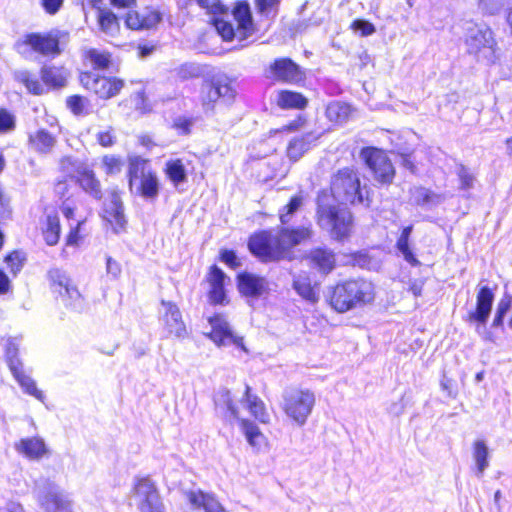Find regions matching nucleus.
Returning <instances> with one entry per match:
<instances>
[{"instance_id":"1","label":"nucleus","mask_w":512,"mask_h":512,"mask_svg":"<svg viewBox=\"0 0 512 512\" xmlns=\"http://www.w3.org/2000/svg\"><path fill=\"white\" fill-rule=\"evenodd\" d=\"M311 225L281 226L274 234L270 229L253 232L247 239L249 252L262 263L293 261V248L311 241Z\"/></svg>"},{"instance_id":"2","label":"nucleus","mask_w":512,"mask_h":512,"mask_svg":"<svg viewBox=\"0 0 512 512\" xmlns=\"http://www.w3.org/2000/svg\"><path fill=\"white\" fill-rule=\"evenodd\" d=\"M376 286L370 279L357 276L340 279L327 287L326 305L337 314L364 308L374 303Z\"/></svg>"},{"instance_id":"3","label":"nucleus","mask_w":512,"mask_h":512,"mask_svg":"<svg viewBox=\"0 0 512 512\" xmlns=\"http://www.w3.org/2000/svg\"><path fill=\"white\" fill-rule=\"evenodd\" d=\"M329 194L340 204L351 208L371 209L374 204L373 190L354 166L341 167L331 175Z\"/></svg>"},{"instance_id":"4","label":"nucleus","mask_w":512,"mask_h":512,"mask_svg":"<svg viewBox=\"0 0 512 512\" xmlns=\"http://www.w3.org/2000/svg\"><path fill=\"white\" fill-rule=\"evenodd\" d=\"M328 200V191L321 189L316 196L315 219L318 225H325L329 228L330 236L336 241L347 240L354 226V217L347 208L330 204Z\"/></svg>"},{"instance_id":"5","label":"nucleus","mask_w":512,"mask_h":512,"mask_svg":"<svg viewBox=\"0 0 512 512\" xmlns=\"http://www.w3.org/2000/svg\"><path fill=\"white\" fill-rule=\"evenodd\" d=\"M127 184L130 191L136 182V194L149 201H154L160 194L161 182L158 173L151 167L150 160L139 155L128 157L126 172Z\"/></svg>"},{"instance_id":"6","label":"nucleus","mask_w":512,"mask_h":512,"mask_svg":"<svg viewBox=\"0 0 512 512\" xmlns=\"http://www.w3.org/2000/svg\"><path fill=\"white\" fill-rule=\"evenodd\" d=\"M359 155L379 186L389 187L394 183L397 171L386 150L365 146L360 149Z\"/></svg>"},{"instance_id":"7","label":"nucleus","mask_w":512,"mask_h":512,"mask_svg":"<svg viewBox=\"0 0 512 512\" xmlns=\"http://www.w3.org/2000/svg\"><path fill=\"white\" fill-rule=\"evenodd\" d=\"M80 86L96 99L108 101L120 95L125 87V80L111 75H104L91 70H83L78 74Z\"/></svg>"},{"instance_id":"8","label":"nucleus","mask_w":512,"mask_h":512,"mask_svg":"<svg viewBox=\"0 0 512 512\" xmlns=\"http://www.w3.org/2000/svg\"><path fill=\"white\" fill-rule=\"evenodd\" d=\"M316 403L313 391L307 388H291L283 394L282 411L294 423L304 425Z\"/></svg>"},{"instance_id":"9","label":"nucleus","mask_w":512,"mask_h":512,"mask_svg":"<svg viewBox=\"0 0 512 512\" xmlns=\"http://www.w3.org/2000/svg\"><path fill=\"white\" fill-rule=\"evenodd\" d=\"M236 90L231 80L224 75H213L202 84L201 105L205 111H213L219 101L231 103Z\"/></svg>"},{"instance_id":"10","label":"nucleus","mask_w":512,"mask_h":512,"mask_svg":"<svg viewBox=\"0 0 512 512\" xmlns=\"http://www.w3.org/2000/svg\"><path fill=\"white\" fill-rule=\"evenodd\" d=\"M109 200L103 202L100 218L107 230L114 234H120L127 230L128 220L125 214L122 191L114 186L108 191Z\"/></svg>"},{"instance_id":"11","label":"nucleus","mask_w":512,"mask_h":512,"mask_svg":"<svg viewBox=\"0 0 512 512\" xmlns=\"http://www.w3.org/2000/svg\"><path fill=\"white\" fill-rule=\"evenodd\" d=\"M61 37V32L57 30L31 32L24 35V37L17 42L16 46L18 48L26 46L29 47L31 52L44 57L56 58L63 52Z\"/></svg>"},{"instance_id":"12","label":"nucleus","mask_w":512,"mask_h":512,"mask_svg":"<svg viewBox=\"0 0 512 512\" xmlns=\"http://www.w3.org/2000/svg\"><path fill=\"white\" fill-rule=\"evenodd\" d=\"M18 347L14 343H9L5 348V362L16 382L22 390L39 400L45 401L44 393L37 388L36 382L26 373L23 362L19 358Z\"/></svg>"},{"instance_id":"13","label":"nucleus","mask_w":512,"mask_h":512,"mask_svg":"<svg viewBox=\"0 0 512 512\" xmlns=\"http://www.w3.org/2000/svg\"><path fill=\"white\" fill-rule=\"evenodd\" d=\"M220 396L230 416L238 421L241 431L249 445L256 448L267 445V438L257 424L250 419L240 418L239 408L231 392L229 390H224L220 393Z\"/></svg>"},{"instance_id":"14","label":"nucleus","mask_w":512,"mask_h":512,"mask_svg":"<svg viewBox=\"0 0 512 512\" xmlns=\"http://www.w3.org/2000/svg\"><path fill=\"white\" fill-rule=\"evenodd\" d=\"M211 329L206 333V337L209 338L216 346H226L233 344L243 352H247V348L244 343L242 336L234 334L232 331L225 314L214 313L207 318Z\"/></svg>"},{"instance_id":"15","label":"nucleus","mask_w":512,"mask_h":512,"mask_svg":"<svg viewBox=\"0 0 512 512\" xmlns=\"http://www.w3.org/2000/svg\"><path fill=\"white\" fill-rule=\"evenodd\" d=\"M266 77L272 82L299 84L306 78L304 70L290 57L275 58L266 68Z\"/></svg>"},{"instance_id":"16","label":"nucleus","mask_w":512,"mask_h":512,"mask_svg":"<svg viewBox=\"0 0 512 512\" xmlns=\"http://www.w3.org/2000/svg\"><path fill=\"white\" fill-rule=\"evenodd\" d=\"M49 288L56 299L65 305H71L80 299L81 294L71 277L60 268H51L47 272Z\"/></svg>"},{"instance_id":"17","label":"nucleus","mask_w":512,"mask_h":512,"mask_svg":"<svg viewBox=\"0 0 512 512\" xmlns=\"http://www.w3.org/2000/svg\"><path fill=\"white\" fill-rule=\"evenodd\" d=\"M229 281L228 276L216 264L209 266L205 282L208 284V302L212 306H224L229 304L225 284Z\"/></svg>"},{"instance_id":"18","label":"nucleus","mask_w":512,"mask_h":512,"mask_svg":"<svg viewBox=\"0 0 512 512\" xmlns=\"http://www.w3.org/2000/svg\"><path fill=\"white\" fill-rule=\"evenodd\" d=\"M465 44L467 52L475 57L486 53L493 54L496 46L492 32L489 29H482L477 25L468 28Z\"/></svg>"},{"instance_id":"19","label":"nucleus","mask_w":512,"mask_h":512,"mask_svg":"<svg viewBox=\"0 0 512 512\" xmlns=\"http://www.w3.org/2000/svg\"><path fill=\"white\" fill-rule=\"evenodd\" d=\"M305 258L309 267L322 276L331 274L337 267V254L325 246L313 247Z\"/></svg>"},{"instance_id":"20","label":"nucleus","mask_w":512,"mask_h":512,"mask_svg":"<svg viewBox=\"0 0 512 512\" xmlns=\"http://www.w3.org/2000/svg\"><path fill=\"white\" fill-rule=\"evenodd\" d=\"M162 21V13L152 6L143 10H129L125 15V25L131 30H149Z\"/></svg>"},{"instance_id":"21","label":"nucleus","mask_w":512,"mask_h":512,"mask_svg":"<svg viewBox=\"0 0 512 512\" xmlns=\"http://www.w3.org/2000/svg\"><path fill=\"white\" fill-rule=\"evenodd\" d=\"M160 303L165 309L162 316V325L166 336L177 338L184 337L187 334L186 325L177 304L166 300H161Z\"/></svg>"},{"instance_id":"22","label":"nucleus","mask_w":512,"mask_h":512,"mask_svg":"<svg viewBox=\"0 0 512 512\" xmlns=\"http://www.w3.org/2000/svg\"><path fill=\"white\" fill-rule=\"evenodd\" d=\"M494 301L493 289L489 286H481L476 294L475 309L468 312L466 320L470 323L476 322L484 325L490 315Z\"/></svg>"},{"instance_id":"23","label":"nucleus","mask_w":512,"mask_h":512,"mask_svg":"<svg viewBox=\"0 0 512 512\" xmlns=\"http://www.w3.org/2000/svg\"><path fill=\"white\" fill-rule=\"evenodd\" d=\"M236 285L242 296L251 298H258L267 290V281L264 277L247 271L237 274Z\"/></svg>"},{"instance_id":"24","label":"nucleus","mask_w":512,"mask_h":512,"mask_svg":"<svg viewBox=\"0 0 512 512\" xmlns=\"http://www.w3.org/2000/svg\"><path fill=\"white\" fill-rule=\"evenodd\" d=\"M74 180L76 184L95 200L103 197V188L95 171L88 166H79L75 169Z\"/></svg>"},{"instance_id":"25","label":"nucleus","mask_w":512,"mask_h":512,"mask_svg":"<svg viewBox=\"0 0 512 512\" xmlns=\"http://www.w3.org/2000/svg\"><path fill=\"white\" fill-rule=\"evenodd\" d=\"M321 134L313 131L293 137L287 143L285 155L291 162L300 160L320 139Z\"/></svg>"},{"instance_id":"26","label":"nucleus","mask_w":512,"mask_h":512,"mask_svg":"<svg viewBox=\"0 0 512 512\" xmlns=\"http://www.w3.org/2000/svg\"><path fill=\"white\" fill-rule=\"evenodd\" d=\"M241 402L254 420L261 424H268L270 422V417L264 401L248 384H245Z\"/></svg>"},{"instance_id":"27","label":"nucleus","mask_w":512,"mask_h":512,"mask_svg":"<svg viewBox=\"0 0 512 512\" xmlns=\"http://www.w3.org/2000/svg\"><path fill=\"white\" fill-rule=\"evenodd\" d=\"M39 74L47 90H60L68 85L70 73L65 66L44 65Z\"/></svg>"},{"instance_id":"28","label":"nucleus","mask_w":512,"mask_h":512,"mask_svg":"<svg viewBox=\"0 0 512 512\" xmlns=\"http://www.w3.org/2000/svg\"><path fill=\"white\" fill-rule=\"evenodd\" d=\"M185 497L194 509H203L205 512H227L215 495L203 490H189L185 492Z\"/></svg>"},{"instance_id":"29","label":"nucleus","mask_w":512,"mask_h":512,"mask_svg":"<svg viewBox=\"0 0 512 512\" xmlns=\"http://www.w3.org/2000/svg\"><path fill=\"white\" fill-rule=\"evenodd\" d=\"M15 449L30 460H39L49 452L44 440L39 436L21 438L15 443Z\"/></svg>"},{"instance_id":"30","label":"nucleus","mask_w":512,"mask_h":512,"mask_svg":"<svg viewBox=\"0 0 512 512\" xmlns=\"http://www.w3.org/2000/svg\"><path fill=\"white\" fill-rule=\"evenodd\" d=\"M56 142V136L45 128H39L30 133L27 139L29 149L40 155L49 154Z\"/></svg>"},{"instance_id":"31","label":"nucleus","mask_w":512,"mask_h":512,"mask_svg":"<svg viewBox=\"0 0 512 512\" xmlns=\"http://www.w3.org/2000/svg\"><path fill=\"white\" fill-rule=\"evenodd\" d=\"M309 100L301 92L282 89L277 92L276 106L281 110H304Z\"/></svg>"},{"instance_id":"32","label":"nucleus","mask_w":512,"mask_h":512,"mask_svg":"<svg viewBox=\"0 0 512 512\" xmlns=\"http://www.w3.org/2000/svg\"><path fill=\"white\" fill-rule=\"evenodd\" d=\"M62 225L59 215L53 211L46 214L41 224V235L46 245L56 246L61 238Z\"/></svg>"},{"instance_id":"33","label":"nucleus","mask_w":512,"mask_h":512,"mask_svg":"<svg viewBox=\"0 0 512 512\" xmlns=\"http://www.w3.org/2000/svg\"><path fill=\"white\" fill-rule=\"evenodd\" d=\"M157 483L149 475L136 476L131 487V495L139 502L159 494Z\"/></svg>"},{"instance_id":"34","label":"nucleus","mask_w":512,"mask_h":512,"mask_svg":"<svg viewBox=\"0 0 512 512\" xmlns=\"http://www.w3.org/2000/svg\"><path fill=\"white\" fill-rule=\"evenodd\" d=\"M84 63L88 64L93 72L105 71L113 65V55L106 50L88 48L82 54Z\"/></svg>"},{"instance_id":"35","label":"nucleus","mask_w":512,"mask_h":512,"mask_svg":"<svg viewBox=\"0 0 512 512\" xmlns=\"http://www.w3.org/2000/svg\"><path fill=\"white\" fill-rule=\"evenodd\" d=\"M282 0H254L256 13L261 22H265L269 28L275 21Z\"/></svg>"},{"instance_id":"36","label":"nucleus","mask_w":512,"mask_h":512,"mask_svg":"<svg viewBox=\"0 0 512 512\" xmlns=\"http://www.w3.org/2000/svg\"><path fill=\"white\" fill-rule=\"evenodd\" d=\"M412 230V225L403 227L399 237L397 238L395 247L403 255L406 262L413 267H418L421 265V262L416 258L409 245Z\"/></svg>"},{"instance_id":"37","label":"nucleus","mask_w":512,"mask_h":512,"mask_svg":"<svg viewBox=\"0 0 512 512\" xmlns=\"http://www.w3.org/2000/svg\"><path fill=\"white\" fill-rule=\"evenodd\" d=\"M97 24L100 31L108 35H116L120 31L119 18L110 9H99Z\"/></svg>"},{"instance_id":"38","label":"nucleus","mask_w":512,"mask_h":512,"mask_svg":"<svg viewBox=\"0 0 512 512\" xmlns=\"http://www.w3.org/2000/svg\"><path fill=\"white\" fill-rule=\"evenodd\" d=\"M293 288L297 294L311 304L319 301V293L316 284H312L309 277H301L293 281Z\"/></svg>"},{"instance_id":"39","label":"nucleus","mask_w":512,"mask_h":512,"mask_svg":"<svg viewBox=\"0 0 512 512\" xmlns=\"http://www.w3.org/2000/svg\"><path fill=\"white\" fill-rule=\"evenodd\" d=\"M305 202L304 193H297L289 198V201L278 211V219L282 226H287L291 216L296 213Z\"/></svg>"},{"instance_id":"40","label":"nucleus","mask_w":512,"mask_h":512,"mask_svg":"<svg viewBox=\"0 0 512 512\" xmlns=\"http://www.w3.org/2000/svg\"><path fill=\"white\" fill-rule=\"evenodd\" d=\"M26 261V254L20 249L11 250L3 257V262L6 264L8 273L12 278L16 277L22 271Z\"/></svg>"},{"instance_id":"41","label":"nucleus","mask_w":512,"mask_h":512,"mask_svg":"<svg viewBox=\"0 0 512 512\" xmlns=\"http://www.w3.org/2000/svg\"><path fill=\"white\" fill-rule=\"evenodd\" d=\"M350 113V106L339 101L329 103L325 109L327 119L335 124L346 122L350 117Z\"/></svg>"},{"instance_id":"42","label":"nucleus","mask_w":512,"mask_h":512,"mask_svg":"<svg viewBox=\"0 0 512 512\" xmlns=\"http://www.w3.org/2000/svg\"><path fill=\"white\" fill-rule=\"evenodd\" d=\"M164 173L175 186L187 180L186 170L181 159L168 161L165 164Z\"/></svg>"},{"instance_id":"43","label":"nucleus","mask_w":512,"mask_h":512,"mask_svg":"<svg viewBox=\"0 0 512 512\" xmlns=\"http://www.w3.org/2000/svg\"><path fill=\"white\" fill-rule=\"evenodd\" d=\"M124 161L121 156L105 154L101 157V168L106 176H114L121 173Z\"/></svg>"},{"instance_id":"44","label":"nucleus","mask_w":512,"mask_h":512,"mask_svg":"<svg viewBox=\"0 0 512 512\" xmlns=\"http://www.w3.org/2000/svg\"><path fill=\"white\" fill-rule=\"evenodd\" d=\"M413 204L417 207H423L439 200L440 195L434 193L432 190L418 186L412 191Z\"/></svg>"},{"instance_id":"45","label":"nucleus","mask_w":512,"mask_h":512,"mask_svg":"<svg viewBox=\"0 0 512 512\" xmlns=\"http://www.w3.org/2000/svg\"><path fill=\"white\" fill-rule=\"evenodd\" d=\"M175 78L180 82L198 79L202 75V69L194 63H183L175 70Z\"/></svg>"},{"instance_id":"46","label":"nucleus","mask_w":512,"mask_h":512,"mask_svg":"<svg viewBox=\"0 0 512 512\" xmlns=\"http://www.w3.org/2000/svg\"><path fill=\"white\" fill-rule=\"evenodd\" d=\"M65 104L67 109L74 115V116H82L88 114V104L89 100L80 94H73L68 96L65 99Z\"/></svg>"},{"instance_id":"47","label":"nucleus","mask_w":512,"mask_h":512,"mask_svg":"<svg viewBox=\"0 0 512 512\" xmlns=\"http://www.w3.org/2000/svg\"><path fill=\"white\" fill-rule=\"evenodd\" d=\"M473 458L477 466V472L482 475L488 467V449L484 441L478 440L473 444Z\"/></svg>"},{"instance_id":"48","label":"nucleus","mask_w":512,"mask_h":512,"mask_svg":"<svg viewBox=\"0 0 512 512\" xmlns=\"http://www.w3.org/2000/svg\"><path fill=\"white\" fill-rule=\"evenodd\" d=\"M45 503L49 512H72L71 502L59 493L50 494Z\"/></svg>"},{"instance_id":"49","label":"nucleus","mask_w":512,"mask_h":512,"mask_svg":"<svg viewBox=\"0 0 512 512\" xmlns=\"http://www.w3.org/2000/svg\"><path fill=\"white\" fill-rule=\"evenodd\" d=\"M131 99L134 103V109L140 114H148L152 111V104L149 100V94L145 86L137 90Z\"/></svg>"},{"instance_id":"50","label":"nucleus","mask_w":512,"mask_h":512,"mask_svg":"<svg viewBox=\"0 0 512 512\" xmlns=\"http://www.w3.org/2000/svg\"><path fill=\"white\" fill-rule=\"evenodd\" d=\"M307 122L308 119L306 115L298 114L280 128L270 130L269 134L272 136L278 133H295L302 130Z\"/></svg>"},{"instance_id":"51","label":"nucleus","mask_w":512,"mask_h":512,"mask_svg":"<svg viewBox=\"0 0 512 512\" xmlns=\"http://www.w3.org/2000/svg\"><path fill=\"white\" fill-rule=\"evenodd\" d=\"M86 223V218H83L77 221L76 224L70 226L66 236H65V246L78 247L80 243L84 239V234L82 233L83 227Z\"/></svg>"},{"instance_id":"52","label":"nucleus","mask_w":512,"mask_h":512,"mask_svg":"<svg viewBox=\"0 0 512 512\" xmlns=\"http://www.w3.org/2000/svg\"><path fill=\"white\" fill-rule=\"evenodd\" d=\"M20 81L26 87V89L28 90V92L30 94L40 96V95H43L47 91V88L43 84L41 79L40 80L37 79L31 73H28V72L23 73Z\"/></svg>"},{"instance_id":"53","label":"nucleus","mask_w":512,"mask_h":512,"mask_svg":"<svg viewBox=\"0 0 512 512\" xmlns=\"http://www.w3.org/2000/svg\"><path fill=\"white\" fill-rule=\"evenodd\" d=\"M139 512H165V505L160 493L151 499L139 502L137 505Z\"/></svg>"},{"instance_id":"54","label":"nucleus","mask_w":512,"mask_h":512,"mask_svg":"<svg viewBox=\"0 0 512 512\" xmlns=\"http://www.w3.org/2000/svg\"><path fill=\"white\" fill-rule=\"evenodd\" d=\"M511 298H502L497 305L495 316L493 318L492 326L495 328H502L504 325V317L511 308Z\"/></svg>"},{"instance_id":"55","label":"nucleus","mask_w":512,"mask_h":512,"mask_svg":"<svg viewBox=\"0 0 512 512\" xmlns=\"http://www.w3.org/2000/svg\"><path fill=\"white\" fill-rule=\"evenodd\" d=\"M195 123V118L180 116L173 120L172 128L182 136L190 135L192 132V127Z\"/></svg>"},{"instance_id":"56","label":"nucleus","mask_w":512,"mask_h":512,"mask_svg":"<svg viewBox=\"0 0 512 512\" xmlns=\"http://www.w3.org/2000/svg\"><path fill=\"white\" fill-rule=\"evenodd\" d=\"M15 127V117L7 108L0 107V134L11 132Z\"/></svg>"},{"instance_id":"57","label":"nucleus","mask_w":512,"mask_h":512,"mask_svg":"<svg viewBox=\"0 0 512 512\" xmlns=\"http://www.w3.org/2000/svg\"><path fill=\"white\" fill-rule=\"evenodd\" d=\"M457 176L461 190H469L473 187L475 177L465 165H458Z\"/></svg>"},{"instance_id":"58","label":"nucleus","mask_w":512,"mask_h":512,"mask_svg":"<svg viewBox=\"0 0 512 512\" xmlns=\"http://www.w3.org/2000/svg\"><path fill=\"white\" fill-rule=\"evenodd\" d=\"M349 28L355 32H359L362 37L370 36L376 31L375 26L364 19L353 20Z\"/></svg>"},{"instance_id":"59","label":"nucleus","mask_w":512,"mask_h":512,"mask_svg":"<svg viewBox=\"0 0 512 512\" xmlns=\"http://www.w3.org/2000/svg\"><path fill=\"white\" fill-rule=\"evenodd\" d=\"M219 260L226 264L230 269H237L241 266V261L236 255V252L232 249H222L220 250Z\"/></svg>"},{"instance_id":"60","label":"nucleus","mask_w":512,"mask_h":512,"mask_svg":"<svg viewBox=\"0 0 512 512\" xmlns=\"http://www.w3.org/2000/svg\"><path fill=\"white\" fill-rule=\"evenodd\" d=\"M13 213L11 197L0 186V219H9Z\"/></svg>"},{"instance_id":"61","label":"nucleus","mask_w":512,"mask_h":512,"mask_svg":"<svg viewBox=\"0 0 512 512\" xmlns=\"http://www.w3.org/2000/svg\"><path fill=\"white\" fill-rule=\"evenodd\" d=\"M97 143L103 148H110L116 143V135L114 129L109 127L104 131H99L96 134Z\"/></svg>"},{"instance_id":"62","label":"nucleus","mask_w":512,"mask_h":512,"mask_svg":"<svg viewBox=\"0 0 512 512\" xmlns=\"http://www.w3.org/2000/svg\"><path fill=\"white\" fill-rule=\"evenodd\" d=\"M64 0H41L43 10L49 15H55L60 11Z\"/></svg>"},{"instance_id":"63","label":"nucleus","mask_w":512,"mask_h":512,"mask_svg":"<svg viewBox=\"0 0 512 512\" xmlns=\"http://www.w3.org/2000/svg\"><path fill=\"white\" fill-rule=\"evenodd\" d=\"M10 276L9 273H6L0 268V295H6L12 292L13 285Z\"/></svg>"},{"instance_id":"64","label":"nucleus","mask_w":512,"mask_h":512,"mask_svg":"<svg viewBox=\"0 0 512 512\" xmlns=\"http://www.w3.org/2000/svg\"><path fill=\"white\" fill-rule=\"evenodd\" d=\"M401 164L403 167L411 171L412 173L416 172V164L415 161L412 158L411 153H401Z\"/></svg>"}]
</instances>
